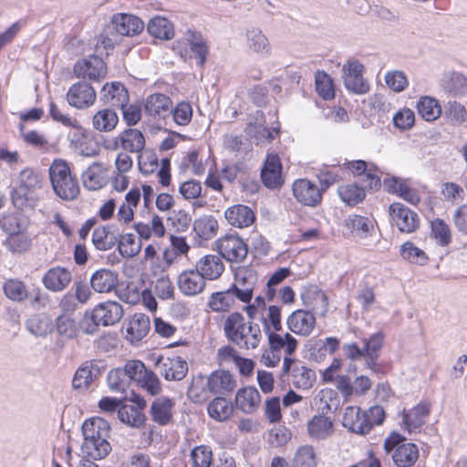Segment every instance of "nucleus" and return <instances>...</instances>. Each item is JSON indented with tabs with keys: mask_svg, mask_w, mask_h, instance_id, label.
I'll list each match as a JSON object with an SVG mask.
<instances>
[{
	"mask_svg": "<svg viewBox=\"0 0 467 467\" xmlns=\"http://www.w3.org/2000/svg\"><path fill=\"white\" fill-rule=\"evenodd\" d=\"M307 434L312 440L321 441L332 436L334 424L332 420L325 415L313 416L306 424Z\"/></svg>",
	"mask_w": 467,
	"mask_h": 467,
	"instance_id": "obj_29",
	"label": "nucleus"
},
{
	"mask_svg": "<svg viewBox=\"0 0 467 467\" xmlns=\"http://www.w3.org/2000/svg\"><path fill=\"white\" fill-rule=\"evenodd\" d=\"M342 425L350 431L358 435L370 432V423L368 421V413L359 407L348 406L345 409L342 417Z\"/></svg>",
	"mask_w": 467,
	"mask_h": 467,
	"instance_id": "obj_19",
	"label": "nucleus"
},
{
	"mask_svg": "<svg viewBox=\"0 0 467 467\" xmlns=\"http://www.w3.org/2000/svg\"><path fill=\"white\" fill-rule=\"evenodd\" d=\"M101 93L104 102L113 107H123L129 100L128 91L119 82L104 85Z\"/></svg>",
	"mask_w": 467,
	"mask_h": 467,
	"instance_id": "obj_40",
	"label": "nucleus"
},
{
	"mask_svg": "<svg viewBox=\"0 0 467 467\" xmlns=\"http://www.w3.org/2000/svg\"><path fill=\"white\" fill-rule=\"evenodd\" d=\"M188 46L190 51L197 60V64L202 67L209 53V47L206 39L201 34L191 33V36L188 38Z\"/></svg>",
	"mask_w": 467,
	"mask_h": 467,
	"instance_id": "obj_53",
	"label": "nucleus"
},
{
	"mask_svg": "<svg viewBox=\"0 0 467 467\" xmlns=\"http://www.w3.org/2000/svg\"><path fill=\"white\" fill-rule=\"evenodd\" d=\"M141 192L139 188H132L129 191L124 201L119 205L116 217L120 224H128L134 219V209L140 202Z\"/></svg>",
	"mask_w": 467,
	"mask_h": 467,
	"instance_id": "obj_33",
	"label": "nucleus"
},
{
	"mask_svg": "<svg viewBox=\"0 0 467 467\" xmlns=\"http://www.w3.org/2000/svg\"><path fill=\"white\" fill-rule=\"evenodd\" d=\"M174 404V400L168 397L156 398L150 406L152 420L160 425L168 424L172 418Z\"/></svg>",
	"mask_w": 467,
	"mask_h": 467,
	"instance_id": "obj_35",
	"label": "nucleus"
},
{
	"mask_svg": "<svg viewBox=\"0 0 467 467\" xmlns=\"http://www.w3.org/2000/svg\"><path fill=\"white\" fill-rule=\"evenodd\" d=\"M74 73L79 78L99 81L106 77L107 67L100 57L90 56L76 63Z\"/></svg>",
	"mask_w": 467,
	"mask_h": 467,
	"instance_id": "obj_16",
	"label": "nucleus"
},
{
	"mask_svg": "<svg viewBox=\"0 0 467 467\" xmlns=\"http://www.w3.org/2000/svg\"><path fill=\"white\" fill-rule=\"evenodd\" d=\"M40 173L31 168H26L19 172L17 183L11 192V199L16 207L22 208L32 194L42 187Z\"/></svg>",
	"mask_w": 467,
	"mask_h": 467,
	"instance_id": "obj_7",
	"label": "nucleus"
},
{
	"mask_svg": "<svg viewBox=\"0 0 467 467\" xmlns=\"http://www.w3.org/2000/svg\"><path fill=\"white\" fill-rule=\"evenodd\" d=\"M109 424L102 418L95 417L84 421L82 425V433L84 438L94 436L96 441H109Z\"/></svg>",
	"mask_w": 467,
	"mask_h": 467,
	"instance_id": "obj_38",
	"label": "nucleus"
},
{
	"mask_svg": "<svg viewBox=\"0 0 467 467\" xmlns=\"http://www.w3.org/2000/svg\"><path fill=\"white\" fill-rule=\"evenodd\" d=\"M430 414V404L420 402L402 413V428L409 433L417 431L425 424Z\"/></svg>",
	"mask_w": 467,
	"mask_h": 467,
	"instance_id": "obj_25",
	"label": "nucleus"
},
{
	"mask_svg": "<svg viewBox=\"0 0 467 467\" xmlns=\"http://www.w3.org/2000/svg\"><path fill=\"white\" fill-rule=\"evenodd\" d=\"M112 25L121 36H135L144 28V23L136 16L119 13L112 16Z\"/></svg>",
	"mask_w": 467,
	"mask_h": 467,
	"instance_id": "obj_27",
	"label": "nucleus"
},
{
	"mask_svg": "<svg viewBox=\"0 0 467 467\" xmlns=\"http://www.w3.org/2000/svg\"><path fill=\"white\" fill-rule=\"evenodd\" d=\"M193 230L201 239L210 240L216 235L218 223L213 216L204 215L194 221Z\"/></svg>",
	"mask_w": 467,
	"mask_h": 467,
	"instance_id": "obj_52",
	"label": "nucleus"
},
{
	"mask_svg": "<svg viewBox=\"0 0 467 467\" xmlns=\"http://www.w3.org/2000/svg\"><path fill=\"white\" fill-rule=\"evenodd\" d=\"M72 282L71 271L64 266L57 265L49 268L42 276L44 287L53 293H60L67 289Z\"/></svg>",
	"mask_w": 467,
	"mask_h": 467,
	"instance_id": "obj_17",
	"label": "nucleus"
},
{
	"mask_svg": "<svg viewBox=\"0 0 467 467\" xmlns=\"http://www.w3.org/2000/svg\"><path fill=\"white\" fill-rule=\"evenodd\" d=\"M195 267L205 280H217L224 272V264L221 256L206 254L201 257Z\"/></svg>",
	"mask_w": 467,
	"mask_h": 467,
	"instance_id": "obj_28",
	"label": "nucleus"
},
{
	"mask_svg": "<svg viewBox=\"0 0 467 467\" xmlns=\"http://www.w3.org/2000/svg\"><path fill=\"white\" fill-rule=\"evenodd\" d=\"M286 325L288 329L296 335L307 337L316 327V317L310 311L297 309L288 316Z\"/></svg>",
	"mask_w": 467,
	"mask_h": 467,
	"instance_id": "obj_21",
	"label": "nucleus"
},
{
	"mask_svg": "<svg viewBox=\"0 0 467 467\" xmlns=\"http://www.w3.org/2000/svg\"><path fill=\"white\" fill-rule=\"evenodd\" d=\"M107 381L111 391L122 394L127 391L130 385V379L122 368L111 369L108 374Z\"/></svg>",
	"mask_w": 467,
	"mask_h": 467,
	"instance_id": "obj_59",
	"label": "nucleus"
},
{
	"mask_svg": "<svg viewBox=\"0 0 467 467\" xmlns=\"http://www.w3.org/2000/svg\"><path fill=\"white\" fill-rule=\"evenodd\" d=\"M245 36L250 51L265 57L272 54L271 43L260 28L252 27L246 31Z\"/></svg>",
	"mask_w": 467,
	"mask_h": 467,
	"instance_id": "obj_34",
	"label": "nucleus"
},
{
	"mask_svg": "<svg viewBox=\"0 0 467 467\" xmlns=\"http://www.w3.org/2000/svg\"><path fill=\"white\" fill-rule=\"evenodd\" d=\"M205 279L195 269L182 271L177 277V286L180 292L186 296H194L201 294L205 287Z\"/></svg>",
	"mask_w": 467,
	"mask_h": 467,
	"instance_id": "obj_20",
	"label": "nucleus"
},
{
	"mask_svg": "<svg viewBox=\"0 0 467 467\" xmlns=\"http://www.w3.org/2000/svg\"><path fill=\"white\" fill-rule=\"evenodd\" d=\"M236 408L245 414H252L261 405V395L254 387L240 389L235 395Z\"/></svg>",
	"mask_w": 467,
	"mask_h": 467,
	"instance_id": "obj_31",
	"label": "nucleus"
},
{
	"mask_svg": "<svg viewBox=\"0 0 467 467\" xmlns=\"http://www.w3.org/2000/svg\"><path fill=\"white\" fill-rule=\"evenodd\" d=\"M118 249L123 257L131 258L140 253L141 244L134 234H125L120 236Z\"/></svg>",
	"mask_w": 467,
	"mask_h": 467,
	"instance_id": "obj_62",
	"label": "nucleus"
},
{
	"mask_svg": "<svg viewBox=\"0 0 467 467\" xmlns=\"http://www.w3.org/2000/svg\"><path fill=\"white\" fill-rule=\"evenodd\" d=\"M90 287L99 294H109L119 285V274L109 268L96 270L89 279Z\"/></svg>",
	"mask_w": 467,
	"mask_h": 467,
	"instance_id": "obj_24",
	"label": "nucleus"
},
{
	"mask_svg": "<svg viewBox=\"0 0 467 467\" xmlns=\"http://www.w3.org/2000/svg\"><path fill=\"white\" fill-rule=\"evenodd\" d=\"M293 195L303 205L315 207L321 202L322 192L318 186L307 179H297L292 185Z\"/></svg>",
	"mask_w": 467,
	"mask_h": 467,
	"instance_id": "obj_15",
	"label": "nucleus"
},
{
	"mask_svg": "<svg viewBox=\"0 0 467 467\" xmlns=\"http://www.w3.org/2000/svg\"><path fill=\"white\" fill-rule=\"evenodd\" d=\"M204 385L207 386L209 391L212 393L223 394L234 390L236 386V381L228 371H214L207 379H199L192 382L188 390L190 398L196 402L204 400V393L200 391V389Z\"/></svg>",
	"mask_w": 467,
	"mask_h": 467,
	"instance_id": "obj_5",
	"label": "nucleus"
},
{
	"mask_svg": "<svg viewBox=\"0 0 467 467\" xmlns=\"http://www.w3.org/2000/svg\"><path fill=\"white\" fill-rule=\"evenodd\" d=\"M354 176L364 174L368 181V187L376 190L380 186V178L373 172V166H368L362 160L347 161L343 164Z\"/></svg>",
	"mask_w": 467,
	"mask_h": 467,
	"instance_id": "obj_44",
	"label": "nucleus"
},
{
	"mask_svg": "<svg viewBox=\"0 0 467 467\" xmlns=\"http://www.w3.org/2000/svg\"><path fill=\"white\" fill-rule=\"evenodd\" d=\"M150 330V318L142 313H135L126 324V338L131 343L140 342Z\"/></svg>",
	"mask_w": 467,
	"mask_h": 467,
	"instance_id": "obj_30",
	"label": "nucleus"
},
{
	"mask_svg": "<svg viewBox=\"0 0 467 467\" xmlns=\"http://www.w3.org/2000/svg\"><path fill=\"white\" fill-rule=\"evenodd\" d=\"M171 99L161 93L149 96L145 102V110L151 116H164L171 108Z\"/></svg>",
	"mask_w": 467,
	"mask_h": 467,
	"instance_id": "obj_46",
	"label": "nucleus"
},
{
	"mask_svg": "<svg viewBox=\"0 0 467 467\" xmlns=\"http://www.w3.org/2000/svg\"><path fill=\"white\" fill-rule=\"evenodd\" d=\"M217 251L229 262H241L248 253L247 245L238 236L226 235L216 242Z\"/></svg>",
	"mask_w": 467,
	"mask_h": 467,
	"instance_id": "obj_14",
	"label": "nucleus"
},
{
	"mask_svg": "<svg viewBox=\"0 0 467 467\" xmlns=\"http://www.w3.org/2000/svg\"><path fill=\"white\" fill-rule=\"evenodd\" d=\"M400 254L403 259L420 265H426L429 260L426 253L411 242H405L401 245Z\"/></svg>",
	"mask_w": 467,
	"mask_h": 467,
	"instance_id": "obj_61",
	"label": "nucleus"
},
{
	"mask_svg": "<svg viewBox=\"0 0 467 467\" xmlns=\"http://www.w3.org/2000/svg\"><path fill=\"white\" fill-rule=\"evenodd\" d=\"M267 338L269 347L278 353H280L281 350H284L285 354V357L290 358L298 347V341L296 338L288 332L283 334L274 332L268 335Z\"/></svg>",
	"mask_w": 467,
	"mask_h": 467,
	"instance_id": "obj_37",
	"label": "nucleus"
},
{
	"mask_svg": "<svg viewBox=\"0 0 467 467\" xmlns=\"http://www.w3.org/2000/svg\"><path fill=\"white\" fill-rule=\"evenodd\" d=\"M389 213L392 223L402 233L411 234L419 228L418 214L400 202L390 204Z\"/></svg>",
	"mask_w": 467,
	"mask_h": 467,
	"instance_id": "obj_12",
	"label": "nucleus"
},
{
	"mask_svg": "<svg viewBox=\"0 0 467 467\" xmlns=\"http://www.w3.org/2000/svg\"><path fill=\"white\" fill-rule=\"evenodd\" d=\"M1 228L8 234L5 245L12 254H24L32 245L31 235L22 227L16 219L8 225L3 223Z\"/></svg>",
	"mask_w": 467,
	"mask_h": 467,
	"instance_id": "obj_10",
	"label": "nucleus"
},
{
	"mask_svg": "<svg viewBox=\"0 0 467 467\" xmlns=\"http://www.w3.org/2000/svg\"><path fill=\"white\" fill-rule=\"evenodd\" d=\"M124 310L120 304L108 300L98 304L91 312H86L81 327L83 332L92 334L99 326H112L123 317Z\"/></svg>",
	"mask_w": 467,
	"mask_h": 467,
	"instance_id": "obj_3",
	"label": "nucleus"
},
{
	"mask_svg": "<svg viewBox=\"0 0 467 467\" xmlns=\"http://www.w3.org/2000/svg\"><path fill=\"white\" fill-rule=\"evenodd\" d=\"M119 122L117 113L109 109L99 110L92 119L93 128L100 132L112 131Z\"/></svg>",
	"mask_w": 467,
	"mask_h": 467,
	"instance_id": "obj_48",
	"label": "nucleus"
},
{
	"mask_svg": "<svg viewBox=\"0 0 467 467\" xmlns=\"http://www.w3.org/2000/svg\"><path fill=\"white\" fill-rule=\"evenodd\" d=\"M223 328L227 338L242 349H255L263 338L260 326L254 320L245 321L238 312L227 317Z\"/></svg>",
	"mask_w": 467,
	"mask_h": 467,
	"instance_id": "obj_1",
	"label": "nucleus"
},
{
	"mask_svg": "<svg viewBox=\"0 0 467 467\" xmlns=\"http://www.w3.org/2000/svg\"><path fill=\"white\" fill-rule=\"evenodd\" d=\"M94 436L84 438L81 445V452L83 456L92 460H100L105 458L111 451V445L109 441H96Z\"/></svg>",
	"mask_w": 467,
	"mask_h": 467,
	"instance_id": "obj_42",
	"label": "nucleus"
},
{
	"mask_svg": "<svg viewBox=\"0 0 467 467\" xmlns=\"http://www.w3.org/2000/svg\"><path fill=\"white\" fill-rule=\"evenodd\" d=\"M207 411L212 419L217 421H224L233 415L234 407L228 400L217 397L209 403Z\"/></svg>",
	"mask_w": 467,
	"mask_h": 467,
	"instance_id": "obj_49",
	"label": "nucleus"
},
{
	"mask_svg": "<svg viewBox=\"0 0 467 467\" xmlns=\"http://www.w3.org/2000/svg\"><path fill=\"white\" fill-rule=\"evenodd\" d=\"M49 180L55 194L64 201H73L79 194V184L68 162L61 159L53 161L48 169Z\"/></svg>",
	"mask_w": 467,
	"mask_h": 467,
	"instance_id": "obj_2",
	"label": "nucleus"
},
{
	"mask_svg": "<svg viewBox=\"0 0 467 467\" xmlns=\"http://www.w3.org/2000/svg\"><path fill=\"white\" fill-rule=\"evenodd\" d=\"M156 365L160 368V373L167 380H182L188 372L187 362L179 356L171 358H160Z\"/></svg>",
	"mask_w": 467,
	"mask_h": 467,
	"instance_id": "obj_22",
	"label": "nucleus"
},
{
	"mask_svg": "<svg viewBox=\"0 0 467 467\" xmlns=\"http://www.w3.org/2000/svg\"><path fill=\"white\" fill-rule=\"evenodd\" d=\"M138 165L140 172L144 175L152 174L158 171L159 182L163 186H168L171 182V163L170 160L162 159L161 163L155 152L146 150L140 153L138 157Z\"/></svg>",
	"mask_w": 467,
	"mask_h": 467,
	"instance_id": "obj_9",
	"label": "nucleus"
},
{
	"mask_svg": "<svg viewBox=\"0 0 467 467\" xmlns=\"http://www.w3.org/2000/svg\"><path fill=\"white\" fill-rule=\"evenodd\" d=\"M76 133L74 136H78V138L75 140L72 139V142L75 141V148L78 151L79 154L86 157H93L99 153L98 147L96 144L86 135V130L77 125L75 127Z\"/></svg>",
	"mask_w": 467,
	"mask_h": 467,
	"instance_id": "obj_55",
	"label": "nucleus"
},
{
	"mask_svg": "<svg viewBox=\"0 0 467 467\" xmlns=\"http://www.w3.org/2000/svg\"><path fill=\"white\" fill-rule=\"evenodd\" d=\"M244 311L249 319L260 320L266 336L282 330L281 307L275 305L266 306L263 296H256L253 305L244 306Z\"/></svg>",
	"mask_w": 467,
	"mask_h": 467,
	"instance_id": "obj_4",
	"label": "nucleus"
},
{
	"mask_svg": "<svg viewBox=\"0 0 467 467\" xmlns=\"http://www.w3.org/2000/svg\"><path fill=\"white\" fill-rule=\"evenodd\" d=\"M346 227L355 235L360 238L368 236L373 229L371 221L364 216L352 214L345 221Z\"/></svg>",
	"mask_w": 467,
	"mask_h": 467,
	"instance_id": "obj_54",
	"label": "nucleus"
},
{
	"mask_svg": "<svg viewBox=\"0 0 467 467\" xmlns=\"http://www.w3.org/2000/svg\"><path fill=\"white\" fill-rule=\"evenodd\" d=\"M317 462L314 448L310 445H304L297 449L293 460V467H316Z\"/></svg>",
	"mask_w": 467,
	"mask_h": 467,
	"instance_id": "obj_63",
	"label": "nucleus"
},
{
	"mask_svg": "<svg viewBox=\"0 0 467 467\" xmlns=\"http://www.w3.org/2000/svg\"><path fill=\"white\" fill-rule=\"evenodd\" d=\"M316 90L325 100L335 97L334 83L331 77L324 71H317L315 76Z\"/></svg>",
	"mask_w": 467,
	"mask_h": 467,
	"instance_id": "obj_60",
	"label": "nucleus"
},
{
	"mask_svg": "<svg viewBox=\"0 0 467 467\" xmlns=\"http://www.w3.org/2000/svg\"><path fill=\"white\" fill-rule=\"evenodd\" d=\"M3 289L6 297L14 302H23L28 296L26 284L18 279L6 280Z\"/></svg>",
	"mask_w": 467,
	"mask_h": 467,
	"instance_id": "obj_58",
	"label": "nucleus"
},
{
	"mask_svg": "<svg viewBox=\"0 0 467 467\" xmlns=\"http://www.w3.org/2000/svg\"><path fill=\"white\" fill-rule=\"evenodd\" d=\"M67 99L69 105L78 109H85L94 104L96 92L87 83H76L69 88L67 93Z\"/></svg>",
	"mask_w": 467,
	"mask_h": 467,
	"instance_id": "obj_23",
	"label": "nucleus"
},
{
	"mask_svg": "<svg viewBox=\"0 0 467 467\" xmlns=\"http://www.w3.org/2000/svg\"><path fill=\"white\" fill-rule=\"evenodd\" d=\"M82 181L88 190H100L107 183L105 169L100 163H93L83 172Z\"/></svg>",
	"mask_w": 467,
	"mask_h": 467,
	"instance_id": "obj_43",
	"label": "nucleus"
},
{
	"mask_svg": "<svg viewBox=\"0 0 467 467\" xmlns=\"http://www.w3.org/2000/svg\"><path fill=\"white\" fill-rule=\"evenodd\" d=\"M419 115L426 121H434L441 115L440 102L431 97H421L416 105Z\"/></svg>",
	"mask_w": 467,
	"mask_h": 467,
	"instance_id": "obj_45",
	"label": "nucleus"
},
{
	"mask_svg": "<svg viewBox=\"0 0 467 467\" xmlns=\"http://www.w3.org/2000/svg\"><path fill=\"white\" fill-rule=\"evenodd\" d=\"M282 164L277 154L269 153L261 170V179L269 189L280 188L284 183Z\"/></svg>",
	"mask_w": 467,
	"mask_h": 467,
	"instance_id": "obj_18",
	"label": "nucleus"
},
{
	"mask_svg": "<svg viewBox=\"0 0 467 467\" xmlns=\"http://www.w3.org/2000/svg\"><path fill=\"white\" fill-rule=\"evenodd\" d=\"M82 323L83 319L78 324L71 314H61L56 318L55 327L60 336L73 338L78 336L80 329L83 331Z\"/></svg>",
	"mask_w": 467,
	"mask_h": 467,
	"instance_id": "obj_50",
	"label": "nucleus"
},
{
	"mask_svg": "<svg viewBox=\"0 0 467 467\" xmlns=\"http://www.w3.org/2000/svg\"><path fill=\"white\" fill-rule=\"evenodd\" d=\"M130 382H135L150 395L161 391V383L154 372L146 368L143 362L137 359L128 360L122 368Z\"/></svg>",
	"mask_w": 467,
	"mask_h": 467,
	"instance_id": "obj_8",
	"label": "nucleus"
},
{
	"mask_svg": "<svg viewBox=\"0 0 467 467\" xmlns=\"http://www.w3.org/2000/svg\"><path fill=\"white\" fill-rule=\"evenodd\" d=\"M147 28L156 38L169 40L174 36L173 25L164 16H157L151 18Z\"/></svg>",
	"mask_w": 467,
	"mask_h": 467,
	"instance_id": "obj_47",
	"label": "nucleus"
},
{
	"mask_svg": "<svg viewBox=\"0 0 467 467\" xmlns=\"http://www.w3.org/2000/svg\"><path fill=\"white\" fill-rule=\"evenodd\" d=\"M235 297L230 288L225 291L214 292L208 300L209 307L214 312H225L234 307Z\"/></svg>",
	"mask_w": 467,
	"mask_h": 467,
	"instance_id": "obj_51",
	"label": "nucleus"
},
{
	"mask_svg": "<svg viewBox=\"0 0 467 467\" xmlns=\"http://www.w3.org/2000/svg\"><path fill=\"white\" fill-rule=\"evenodd\" d=\"M192 467H210L213 462V451L209 446L199 445L191 451Z\"/></svg>",
	"mask_w": 467,
	"mask_h": 467,
	"instance_id": "obj_64",
	"label": "nucleus"
},
{
	"mask_svg": "<svg viewBox=\"0 0 467 467\" xmlns=\"http://www.w3.org/2000/svg\"><path fill=\"white\" fill-rule=\"evenodd\" d=\"M283 370L290 373L294 386L298 389H308L316 381V372L313 369L291 358H284Z\"/></svg>",
	"mask_w": 467,
	"mask_h": 467,
	"instance_id": "obj_11",
	"label": "nucleus"
},
{
	"mask_svg": "<svg viewBox=\"0 0 467 467\" xmlns=\"http://www.w3.org/2000/svg\"><path fill=\"white\" fill-rule=\"evenodd\" d=\"M337 192L341 201L350 206L361 202L366 196L365 190L357 184L342 185Z\"/></svg>",
	"mask_w": 467,
	"mask_h": 467,
	"instance_id": "obj_57",
	"label": "nucleus"
},
{
	"mask_svg": "<svg viewBox=\"0 0 467 467\" xmlns=\"http://www.w3.org/2000/svg\"><path fill=\"white\" fill-rule=\"evenodd\" d=\"M384 450L390 453L398 467H411L419 458L418 447L397 432L391 433L384 441Z\"/></svg>",
	"mask_w": 467,
	"mask_h": 467,
	"instance_id": "obj_6",
	"label": "nucleus"
},
{
	"mask_svg": "<svg viewBox=\"0 0 467 467\" xmlns=\"http://www.w3.org/2000/svg\"><path fill=\"white\" fill-rule=\"evenodd\" d=\"M26 328L35 337L46 338L54 332L55 324L49 315L38 313L26 319Z\"/></svg>",
	"mask_w": 467,
	"mask_h": 467,
	"instance_id": "obj_26",
	"label": "nucleus"
},
{
	"mask_svg": "<svg viewBox=\"0 0 467 467\" xmlns=\"http://www.w3.org/2000/svg\"><path fill=\"white\" fill-rule=\"evenodd\" d=\"M385 336L382 332L372 335L369 338L363 340L366 366L371 370H376L377 360L384 343Z\"/></svg>",
	"mask_w": 467,
	"mask_h": 467,
	"instance_id": "obj_39",
	"label": "nucleus"
},
{
	"mask_svg": "<svg viewBox=\"0 0 467 467\" xmlns=\"http://www.w3.org/2000/svg\"><path fill=\"white\" fill-rule=\"evenodd\" d=\"M364 66L358 60H348L344 64L343 81L346 88L356 94H365L369 86L363 78Z\"/></svg>",
	"mask_w": 467,
	"mask_h": 467,
	"instance_id": "obj_13",
	"label": "nucleus"
},
{
	"mask_svg": "<svg viewBox=\"0 0 467 467\" xmlns=\"http://www.w3.org/2000/svg\"><path fill=\"white\" fill-rule=\"evenodd\" d=\"M119 420L131 427L139 428L144 424L145 416L141 410L134 405H124L118 410Z\"/></svg>",
	"mask_w": 467,
	"mask_h": 467,
	"instance_id": "obj_56",
	"label": "nucleus"
},
{
	"mask_svg": "<svg viewBox=\"0 0 467 467\" xmlns=\"http://www.w3.org/2000/svg\"><path fill=\"white\" fill-rule=\"evenodd\" d=\"M224 217L229 224L237 228L248 227L255 220L253 210L243 204L233 205L226 209Z\"/></svg>",
	"mask_w": 467,
	"mask_h": 467,
	"instance_id": "obj_32",
	"label": "nucleus"
},
{
	"mask_svg": "<svg viewBox=\"0 0 467 467\" xmlns=\"http://www.w3.org/2000/svg\"><path fill=\"white\" fill-rule=\"evenodd\" d=\"M100 371L94 361L84 362L76 371L72 385L76 389H88Z\"/></svg>",
	"mask_w": 467,
	"mask_h": 467,
	"instance_id": "obj_36",
	"label": "nucleus"
},
{
	"mask_svg": "<svg viewBox=\"0 0 467 467\" xmlns=\"http://www.w3.org/2000/svg\"><path fill=\"white\" fill-rule=\"evenodd\" d=\"M120 148L130 153L141 152L145 147V138L138 129H127L119 132Z\"/></svg>",
	"mask_w": 467,
	"mask_h": 467,
	"instance_id": "obj_41",
	"label": "nucleus"
}]
</instances>
